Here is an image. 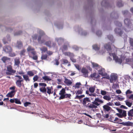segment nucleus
Instances as JSON below:
<instances>
[{"label":"nucleus","mask_w":133,"mask_h":133,"mask_svg":"<svg viewBox=\"0 0 133 133\" xmlns=\"http://www.w3.org/2000/svg\"><path fill=\"white\" fill-rule=\"evenodd\" d=\"M55 61L56 63L55 64L57 65H58L59 64V62L58 60L56 59L55 60Z\"/></svg>","instance_id":"774afa93"},{"label":"nucleus","mask_w":133,"mask_h":133,"mask_svg":"<svg viewBox=\"0 0 133 133\" xmlns=\"http://www.w3.org/2000/svg\"><path fill=\"white\" fill-rule=\"evenodd\" d=\"M16 72L15 70H14L11 65H9L7 66L6 74L8 75H13Z\"/></svg>","instance_id":"39448f33"},{"label":"nucleus","mask_w":133,"mask_h":133,"mask_svg":"<svg viewBox=\"0 0 133 133\" xmlns=\"http://www.w3.org/2000/svg\"><path fill=\"white\" fill-rule=\"evenodd\" d=\"M39 90L40 91L43 93H46V89L45 87L39 89Z\"/></svg>","instance_id":"58836bf2"},{"label":"nucleus","mask_w":133,"mask_h":133,"mask_svg":"<svg viewBox=\"0 0 133 133\" xmlns=\"http://www.w3.org/2000/svg\"><path fill=\"white\" fill-rule=\"evenodd\" d=\"M90 77L92 78H94L96 79H98L100 77V76L96 73H94L91 74Z\"/></svg>","instance_id":"aec40b11"},{"label":"nucleus","mask_w":133,"mask_h":133,"mask_svg":"<svg viewBox=\"0 0 133 133\" xmlns=\"http://www.w3.org/2000/svg\"><path fill=\"white\" fill-rule=\"evenodd\" d=\"M116 25L119 27H121L122 26V24L121 23L119 22H117L116 24Z\"/></svg>","instance_id":"13d9d810"},{"label":"nucleus","mask_w":133,"mask_h":133,"mask_svg":"<svg viewBox=\"0 0 133 133\" xmlns=\"http://www.w3.org/2000/svg\"><path fill=\"white\" fill-rule=\"evenodd\" d=\"M23 78L24 80L26 81H30V80L29 78V77L28 75H23Z\"/></svg>","instance_id":"bb28decb"},{"label":"nucleus","mask_w":133,"mask_h":133,"mask_svg":"<svg viewBox=\"0 0 133 133\" xmlns=\"http://www.w3.org/2000/svg\"><path fill=\"white\" fill-rule=\"evenodd\" d=\"M103 98L104 99L108 101H110L111 99V97L110 96L106 95L103 96Z\"/></svg>","instance_id":"cd10ccee"},{"label":"nucleus","mask_w":133,"mask_h":133,"mask_svg":"<svg viewBox=\"0 0 133 133\" xmlns=\"http://www.w3.org/2000/svg\"><path fill=\"white\" fill-rule=\"evenodd\" d=\"M109 54L110 56H112L114 59L115 61L116 62H118L120 64L122 63V59L121 58H119L115 53L109 52Z\"/></svg>","instance_id":"423d86ee"},{"label":"nucleus","mask_w":133,"mask_h":133,"mask_svg":"<svg viewBox=\"0 0 133 133\" xmlns=\"http://www.w3.org/2000/svg\"><path fill=\"white\" fill-rule=\"evenodd\" d=\"M10 56L11 57H15L16 56V55L14 52H11L10 54Z\"/></svg>","instance_id":"bf43d9fd"},{"label":"nucleus","mask_w":133,"mask_h":133,"mask_svg":"<svg viewBox=\"0 0 133 133\" xmlns=\"http://www.w3.org/2000/svg\"><path fill=\"white\" fill-rule=\"evenodd\" d=\"M52 88V87H46V89L47 90V92L50 95V94L52 93H52L51 92V88Z\"/></svg>","instance_id":"72a5a7b5"},{"label":"nucleus","mask_w":133,"mask_h":133,"mask_svg":"<svg viewBox=\"0 0 133 133\" xmlns=\"http://www.w3.org/2000/svg\"><path fill=\"white\" fill-rule=\"evenodd\" d=\"M122 96H117V99L119 101H122L124 99V98L123 97H121Z\"/></svg>","instance_id":"de8ad7c7"},{"label":"nucleus","mask_w":133,"mask_h":133,"mask_svg":"<svg viewBox=\"0 0 133 133\" xmlns=\"http://www.w3.org/2000/svg\"><path fill=\"white\" fill-rule=\"evenodd\" d=\"M26 52V50L25 49H23L22 51H21L20 55L21 56L22 55H25V53Z\"/></svg>","instance_id":"ea45409f"},{"label":"nucleus","mask_w":133,"mask_h":133,"mask_svg":"<svg viewBox=\"0 0 133 133\" xmlns=\"http://www.w3.org/2000/svg\"><path fill=\"white\" fill-rule=\"evenodd\" d=\"M62 61L63 62H62V64H67L68 63V66H70V62H69V61L67 59H62Z\"/></svg>","instance_id":"393cba45"},{"label":"nucleus","mask_w":133,"mask_h":133,"mask_svg":"<svg viewBox=\"0 0 133 133\" xmlns=\"http://www.w3.org/2000/svg\"><path fill=\"white\" fill-rule=\"evenodd\" d=\"M103 107L104 110L107 112H109L111 109V108L110 107L106 105H104Z\"/></svg>","instance_id":"4be33fe9"},{"label":"nucleus","mask_w":133,"mask_h":133,"mask_svg":"<svg viewBox=\"0 0 133 133\" xmlns=\"http://www.w3.org/2000/svg\"><path fill=\"white\" fill-rule=\"evenodd\" d=\"M92 46L93 49L95 50H98L100 49V46H98L96 44L93 45Z\"/></svg>","instance_id":"2f4dec72"},{"label":"nucleus","mask_w":133,"mask_h":133,"mask_svg":"<svg viewBox=\"0 0 133 133\" xmlns=\"http://www.w3.org/2000/svg\"><path fill=\"white\" fill-rule=\"evenodd\" d=\"M51 41H50L46 42L45 44V45L50 48L51 47Z\"/></svg>","instance_id":"7c9ffc66"},{"label":"nucleus","mask_w":133,"mask_h":133,"mask_svg":"<svg viewBox=\"0 0 133 133\" xmlns=\"http://www.w3.org/2000/svg\"><path fill=\"white\" fill-rule=\"evenodd\" d=\"M22 33V31H19L17 32H15L14 33L15 35L18 36L21 35Z\"/></svg>","instance_id":"49530a36"},{"label":"nucleus","mask_w":133,"mask_h":133,"mask_svg":"<svg viewBox=\"0 0 133 133\" xmlns=\"http://www.w3.org/2000/svg\"><path fill=\"white\" fill-rule=\"evenodd\" d=\"M128 115L132 118L133 116V109L130 110L128 112Z\"/></svg>","instance_id":"c756f323"},{"label":"nucleus","mask_w":133,"mask_h":133,"mask_svg":"<svg viewBox=\"0 0 133 133\" xmlns=\"http://www.w3.org/2000/svg\"><path fill=\"white\" fill-rule=\"evenodd\" d=\"M64 79L65 80L64 82L67 85H70L72 84V82L70 80L68 79L65 77H64Z\"/></svg>","instance_id":"a211bd4d"},{"label":"nucleus","mask_w":133,"mask_h":133,"mask_svg":"<svg viewBox=\"0 0 133 133\" xmlns=\"http://www.w3.org/2000/svg\"><path fill=\"white\" fill-rule=\"evenodd\" d=\"M66 93L65 89V88H62V90L60 91L59 93V95H60L59 98V99L61 100V98L63 97L64 96V95Z\"/></svg>","instance_id":"f3484780"},{"label":"nucleus","mask_w":133,"mask_h":133,"mask_svg":"<svg viewBox=\"0 0 133 133\" xmlns=\"http://www.w3.org/2000/svg\"><path fill=\"white\" fill-rule=\"evenodd\" d=\"M126 104L129 107H131L132 105V103L130 102H129L127 101H125Z\"/></svg>","instance_id":"79ce46f5"},{"label":"nucleus","mask_w":133,"mask_h":133,"mask_svg":"<svg viewBox=\"0 0 133 133\" xmlns=\"http://www.w3.org/2000/svg\"><path fill=\"white\" fill-rule=\"evenodd\" d=\"M125 63L132 66L133 68V59L132 58H128L126 59Z\"/></svg>","instance_id":"9b49d317"},{"label":"nucleus","mask_w":133,"mask_h":133,"mask_svg":"<svg viewBox=\"0 0 133 133\" xmlns=\"http://www.w3.org/2000/svg\"><path fill=\"white\" fill-rule=\"evenodd\" d=\"M123 5V4L122 3L121 1L118 2L117 3V5L119 7L122 6Z\"/></svg>","instance_id":"4c0bfd02"},{"label":"nucleus","mask_w":133,"mask_h":133,"mask_svg":"<svg viewBox=\"0 0 133 133\" xmlns=\"http://www.w3.org/2000/svg\"><path fill=\"white\" fill-rule=\"evenodd\" d=\"M85 97V95H81L80 96H78V95H76V96L75 98L78 99H81L82 98L84 97Z\"/></svg>","instance_id":"e433bc0d"},{"label":"nucleus","mask_w":133,"mask_h":133,"mask_svg":"<svg viewBox=\"0 0 133 133\" xmlns=\"http://www.w3.org/2000/svg\"><path fill=\"white\" fill-rule=\"evenodd\" d=\"M39 35L38 36L37 34H35L32 36V39L34 40H36L37 39L38 43L40 44H42L44 43L45 40L44 39H41V38L44 35H45V33L42 30H40L39 32Z\"/></svg>","instance_id":"f03ea898"},{"label":"nucleus","mask_w":133,"mask_h":133,"mask_svg":"<svg viewBox=\"0 0 133 133\" xmlns=\"http://www.w3.org/2000/svg\"><path fill=\"white\" fill-rule=\"evenodd\" d=\"M40 50L42 52H45L47 51V48L46 47L43 46L40 48Z\"/></svg>","instance_id":"a19ab883"},{"label":"nucleus","mask_w":133,"mask_h":133,"mask_svg":"<svg viewBox=\"0 0 133 133\" xmlns=\"http://www.w3.org/2000/svg\"><path fill=\"white\" fill-rule=\"evenodd\" d=\"M3 49L5 52L7 53L11 52L12 51V49L11 46H6L3 48Z\"/></svg>","instance_id":"2eb2a0df"},{"label":"nucleus","mask_w":133,"mask_h":133,"mask_svg":"<svg viewBox=\"0 0 133 133\" xmlns=\"http://www.w3.org/2000/svg\"><path fill=\"white\" fill-rule=\"evenodd\" d=\"M122 116H123V117H125L127 116V113L126 111L124 110L123 111V113L122 114Z\"/></svg>","instance_id":"3c124183"},{"label":"nucleus","mask_w":133,"mask_h":133,"mask_svg":"<svg viewBox=\"0 0 133 133\" xmlns=\"http://www.w3.org/2000/svg\"><path fill=\"white\" fill-rule=\"evenodd\" d=\"M27 75L30 76H32L34 75V72L31 71H28L27 72Z\"/></svg>","instance_id":"c9c22d12"},{"label":"nucleus","mask_w":133,"mask_h":133,"mask_svg":"<svg viewBox=\"0 0 133 133\" xmlns=\"http://www.w3.org/2000/svg\"><path fill=\"white\" fill-rule=\"evenodd\" d=\"M132 93V91H130V90H127L126 92V94H131Z\"/></svg>","instance_id":"338daca9"},{"label":"nucleus","mask_w":133,"mask_h":133,"mask_svg":"<svg viewBox=\"0 0 133 133\" xmlns=\"http://www.w3.org/2000/svg\"><path fill=\"white\" fill-rule=\"evenodd\" d=\"M109 119H110V121L113 122H115L116 121H112L115 120V119H114V117L111 116L110 117V118H109Z\"/></svg>","instance_id":"4d7b16f0"},{"label":"nucleus","mask_w":133,"mask_h":133,"mask_svg":"<svg viewBox=\"0 0 133 133\" xmlns=\"http://www.w3.org/2000/svg\"><path fill=\"white\" fill-rule=\"evenodd\" d=\"M81 85V84L80 83H77L75 85V87L76 88H79Z\"/></svg>","instance_id":"052dcab7"},{"label":"nucleus","mask_w":133,"mask_h":133,"mask_svg":"<svg viewBox=\"0 0 133 133\" xmlns=\"http://www.w3.org/2000/svg\"><path fill=\"white\" fill-rule=\"evenodd\" d=\"M98 71L99 74L101 75L102 76H105L103 77L102 78H106L109 79L110 76L108 75L107 73L105 72V70L104 68H102L101 66L97 68V70Z\"/></svg>","instance_id":"7ed1b4c3"},{"label":"nucleus","mask_w":133,"mask_h":133,"mask_svg":"<svg viewBox=\"0 0 133 133\" xmlns=\"http://www.w3.org/2000/svg\"><path fill=\"white\" fill-rule=\"evenodd\" d=\"M82 93V92L81 90H78L76 92V95H78L81 94Z\"/></svg>","instance_id":"603ef678"},{"label":"nucleus","mask_w":133,"mask_h":133,"mask_svg":"<svg viewBox=\"0 0 133 133\" xmlns=\"http://www.w3.org/2000/svg\"><path fill=\"white\" fill-rule=\"evenodd\" d=\"M14 100H15V102L16 103L18 104H21V102L18 99L16 98L14 99Z\"/></svg>","instance_id":"37998d69"},{"label":"nucleus","mask_w":133,"mask_h":133,"mask_svg":"<svg viewBox=\"0 0 133 133\" xmlns=\"http://www.w3.org/2000/svg\"><path fill=\"white\" fill-rule=\"evenodd\" d=\"M115 33L119 36H121L123 33V32L120 28H116L115 30Z\"/></svg>","instance_id":"f8f14e48"},{"label":"nucleus","mask_w":133,"mask_h":133,"mask_svg":"<svg viewBox=\"0 0 133 133\" xmlns=\"http://www.w3.org/2000/svg\"><path fill=\"white\" fill-rule=\"evenodd\" d=\"M111 43H109L107 44H104V48L106 49L108 51H110L111 50Z\"/></svg>","instance_id":"4468645a"},{"label":"nucleus","mask_w":133,"mask_h":133,"mask_svg":"<svg viewBox=\"0 0 133 133\" xmlns=\"http://www.w3.org/2000/svg\"><path fill=\"white\" fill-rule=\"evenodd\" d=\"M63 49L64 50H66L68 49V46L66 45H64L63 46Z\"/></svg>","instance_id":"680f3d73"},{"label":"nucleus","mask_w":133,"mask_h":133,"mask_svg":"<svg viewBox=\"0 0 133 133\" xmlns=\"http://www.w3.org/2000/svg\"><path fill=\"white\" fill-rule=\"evenodd\" d=\"M108 37L109 39L110 40H112L113 39V36L111 35H109L108 36Z\"/></svg>","instance_id":"5fc2aeb1"},{"label":"nucleus","mask_w":133,"mask_h":133,"mask_svg":"<svg viewBox=\"0 0 133 133\" xmlns=\"http://www.w3.org/2000/svg\"><path fill=\"white\" fill-rule=\"evenodd\" d=\"M110 77L109 79H110V82L111 83H112L114 81H116L117 78V75L114 74H111Z\"/></svg>","instance_id":"9d476101"},{"label":"nucleus","mask_w":133,"mask_h":133,"mask_svg":"<svg viewBox=\"0 0 133 133\" xmlns=\"http://www.w3.org/2000/svg\"><path fill=\"white\" fill-rule=\"evenodd\" d=\"M96 87V86L95 85L93 87H90L89 88V90L90 92L91 93L94 92L95 90Z\"/></svg>","instance_id":"473e14b6"},{"label":"nucleus","mask_w":133,"mask_h":133,"mask_svg":"<svg viewBox=\"0 0 133 133\" xmlns=\"http://www.w3.org/2000/svg\"><path fill=\"white\" fill-rule=\"evenodd\" d=\"M14 66H17V67H19L20 64V58L19 57H16L14 59Z\"/></svg>","instance_id":"1a4fd4ad"},{"label":"nucleus","mask_w":133,"mask_h":133,"mask_svg":"<svg viewBox=\"0 0 133 133\" xmlns=\"http://www.w3.org/2000/svg\"><path fill=\"white\" fill-rule=\"evenodd\" d=\"M92 65L93 68H94L97 70V68H99L100 66L98 64L94 62H92Z\"/></svg>","instance_id":"a878e982"},{"label":"nucleus","mask_w":133,"mask_h":133,"mask_svg":"<svg viewBox=\"0 0 133 133\" xmlns=\"http://www.w3.org/2000/svg\"><path fill=\"white\" fill-rule=\"evenodd\" d=\"M23 81V79L21 80H18L16 82V85L18 87L20 88L22 85L21 82Z\"/></svg>","instance_id":"5701e85b"},{"label":"nucleus","mask_w":133,"mask_h":133,"mask_svg":"<svg viewBox=\"0 0 133 133\" xmlns=\"http://www.w3.org/2000/svg\"><path fill=\"white\" fill-rule=\"evenodd\" d=\"M31 104V103L30 102H26L24 103V107H27L29 105H30Z\"/></svg>","instance_id":"8fccbe9b"},{"label":"nucleus","mask_w":133,"mask_h":133,"mask_svg":"<svg viewBox=\"0 0 133 133\" xmlns=\"http://www.w3.org/2000/svg\"><path fill=\"white\" fill-rule=\"evenodd\" d=\"M73 48L74 49H75L76 51H77L79 50V48L76 46H74L73 47Z\"/></svg>","instance_id":"69168bd1"},{"label":"nucleus","mask_w":133,"mask_h":133,"mask_svg":"<svg viewBox=\"0 0 133 133\" xmlns=\"http://www.w3.org/2000/svg\"><path fill=\"white\" fill-rule=\"evenodd\" d=\"M43 79L46 81H49L51 80V79L49 78L47 76H45L42 77Z\"/></svg>","instance_id":"f704fd0d"},{"label":"nucleus","mask_w":133,"mask_h":133,"mask_svg":"<svg viewBox=\"0 0 133 133\" xmlns=\"http://www.w3.org/2000/svg\"><path fill=\"white\" fill-rule=\"evenodd\" d=\"M28 52L29 54L31 53L33 55H36V52L35 51V49L34 48L31 47V46H29L27 49Z\"/></svg>","instance_id":"6e6552de"},{"label":"nucleus","mask_w":133,"mask_h":133,"mask_svg":"<svg viewBox=\"0 0 133 133\" xmlns=\"http://www.w3.org/2000/svg\"><path fill=\"white\" fill-rule=\"evenodd\" d=\"M38 76L37 75H35L33 78V79L34 80V82H35L37 81L38 79Z\"/></svg>","instance_id":"09e8293b"},{"label":"nucleus","mask_w":133,"mask_h":133,"mask_svg":"<svg viewBox=\"0 0 133 133\" xmlns=\"http://www.w3.org/2000/svg\"><path fill=\"white\" fill-rule=\"evenodd\" d=\"M48 57L47 55L46 54L42 55L41 57V59L42 60L46 59Z\"/></svg>","instance_id":"c03bdc74"},{"label":"nucleus","mask_w":133,"mask_h":133,"mask_svg":"<svg viewBox=\"0 0 133 133\" xmlns=\"http://www.w3.org/2000/svg\"><path fill=\"white\" fill-rule=\"evenodd\" d=\"M39 85L40 86H44V87H45L46 86V84L45 83H39Z\"/></svg>","instance_id":"864d4df0"},{"label":"nucleus","mask_w":133,"mask_h":133,"mask_svg":"<svg viewBox=\"0 0 133 133\" xmlns=\"http://www.w3.org/2000/svg\"><path fill=\"white\" fill-rule=\"evenodd\" d=\"M33 57H31L29 55V57L32 58L33 59L35 60H36L38 59V57L37 55H33Z\"/></svg>","instance_id":"6e6d98bb"},{"label":"nucleus","mask_w":133,"mask_h":133,"mask_svg":"<svg viewBox=\"0 0 133 133\" xmlns=\"http://www.w3.org/2000/svg\"><path fill=\"white\" fill-rule=\"evenodd\" d=\"M81 72L83 73V75H84L85 77H87L88 75V70L85 68H83L81 70Z\"/></svg>","instance_id":"6ab92c4d"},{"label":"nucleus","mask_w":133,"mask_h":133,"mask_svg":"<svg viewBox=\"0 0 133 133\" xmlns=\"http://www.w3.org/2000/svg\"><path fill=\"white\" fill-rule=\"evenodd\" d=\"M64 54L65 56H68L70 57V58H71L72 57H74V54L71 53L70 52H65Z\"/></svg>","instance_id":"412c9836"},{"label":"nucleus","mask_w":133,"mask_h":133,"mask_svg":"<svg viewBox=\"0 0 133 133\" xmlns=\"http://www.w3.org/2000/svg\"><path fill=\"white\" fill-rule=\"evenodd\" d=\"M96 34L98 36H100L102 34L101 32L100 31H98L96 32Z\"/></svg>","instance_id":"e2e57ef3"},{"label":"nucleus","mask_w":133,"mask_h":133,"mask_svg":"<svg viewBox=\"0 0 133 133\" xmlns=\"http://www.w3.org/2000/svg\"><path fill=\"white\" fill-rule=\"evenodd\" d=\"M132 21V20L128 18H126L124 20V23L127 26L128 28H131V26L132 27L133 25L131 23Z\"/></svg>","instance_id":"0eeeda50"},{"label":"nucleus","mask_w":133,"mask_h":133,"mask_svg":"<svg viewBox=\"0 0 133 133\" xmlns=\"http://www.w3.org/2000/svg\"><path fill=\"white\" fill-rule=\"evenodd\" d=\"M74 57H71V58H70V59L71 60L72 62L74 63H75L76 62V59L74 58Z\"/></svg>","instance_id":"0e129e2a"},{"label":"nucleus","mask_w":133,"mask_h":133,"mask_svg":"<svg viewBox=\"0 0 133 133\" xmlns=\"http://www.w3.org/2000/svg\"><path fill=\"white\" fill-rule=\"evenodd\" d=\"M16 91L13 90L8 93L6 95V96L8 97L12 98L14 97Z\"/></svg>","instance_id":"ddd939ff"},{"label":"nucleus","mask_w":133,"mask_h":133,"mask_svg":"<svg viewBox=\"0 0 133 133\" xmlns=\"http://www.w3.org/2000/svg\"><path fill=\"white\" fill-rule=\"evenodd\" d=\"M101 94L105 96L107 94V92L106 91L104 90H101V91H100Z\"/></svg>","instance_id":"a18cd8bd"},{"label":"nucleus","mask_w":133,"mask_h":133,"mask_svg":"<svg viewBox=\"0 0 133 133\" xmlns=\"http://www.w3.org/2000/svg\"><path fill=\"white\" fill-rule=\"evenodd\" d=\"M10 58L5 56L3 57L1 59V60L3 61V62L5 63H6V61L10 60Z\"/></svg>","instance_id":"c85d7f7f"},{"label":"nucleus","mask_w":133,"mask_h":133,"mask_svg":"<svg viewBox=\"0 0 133 133\" xmlns=\"http://www.w3.org/2000/svg\"><path fill=\"white\" fill-rule=\"evenodd\" d=\"M113 121L117 122V123L121 124H122L124 125H125L127 126H132L133 125V123L131 122L128 121L124 122H122L121 123H118V122H122V121L120 119H119L117 117H116L115 118V120Z\"/></svg>","instance_id":"20e7f679"},{"label":"nucleus","mask_w":133,"mask_h":133,"mask_svg":"<svg viewBox=\"0 0 133 133\" xmlns=\"http://www.w3.org/2000/svg\"><path fill=\"white\" fill-rule=\"evenodd\" d=\"M90 100L89 98L86 97L83 98L82 104L86 108H88L90 109L97 108L101 104L103 103V101L101 99L97 97L95 98L94 101L90 103Z\"/></svg>","instance_id":"f257e3e1"},{"label":"nucleus","mask_w":133,"mask_h":133,"mask_svg":"<svg viewBox=\"0 0 133 133\" xmlns=\"http://www.w3.org/2000/svg\"><path fill=\"white\" fill-rule=\"evenodd\" d=\"M16 46L18 49H21L23 46V44L22 42L20 41H17Z\"/></svg>","instance_id":"dca6fc26"},{"label":"nucleus","mask_w":133,"mask_h":133,"mask_svg":"<svg viewBox=\"0 0 133 133\" xmlns=\"http://www.w3.org/2000/svg\"><path fill=\"white\" fill-rule=\"evenodd\" d=\"M71 95L70 94H66L65 93V94L64 95V96H63L61 98V99H64L65 98H69V99L71 98Z\"/></svg>","instance_id":"b1692460"}]
</instances>
